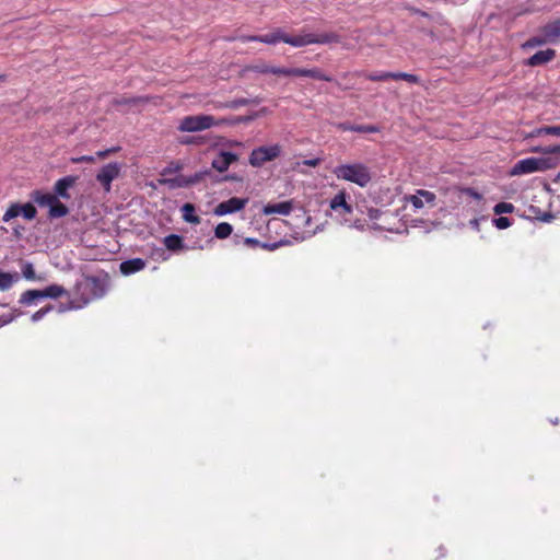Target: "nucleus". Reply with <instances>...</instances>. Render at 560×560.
I'll return each instance as SVG.
<instances>
[{"label":"nucleus","instance_id":"38","mask_svg":"<svg viewBox=\"0 0 560 560\" xmlns=\"http://www.w3.org/2000/svg\"><path fill=\"white\" fill-rule=\"evenodd\" d=\"M54 310V306L52 305H47L45 307H42L40 310H38L37 312H35L32 317H31V320L32 322H38L47 313H49L50 311Z\"/></svg>","mask_w":560,"mask_h":560},{"label":"nucleus","instance_id":"29","mask_svg":"<svg viewBox=\"0 0 560 560\" xmlns=\"http://www.w3.org/2000/svg\"><path fill=\"white\" fill-rule=\"evenodd\" d=\"M233 232V226L228 222L219 223L214 229V235L217 238L224 240L229 237Z\"/></svg>","mask_w":560,"mask_h":560},{"label":"nucleus","instance_id":"13","mask_svg":"<svg viewBox=\"0 0 560 560\" xmlns=\"http://www.w3.org/2000/svg\"><path fill=\"white\" fill-rule=\"evenodd\" d=\"M77 176H65L58 179L55 184V196L60 197L62 199H70V194L68 192L69 188H72L77 184Z\"/></svg>","mask_w":560,"mask_h":560},{"label":"nucleus","instance_id":"5","mask_svg":"<svg viewBox=\"0 0 560 560\" xmlns=\"http://www.w3.org/2000/svg\"><path fill=\"white\" fill-rule=\"evenodd\" d=\"M338 179L366 187L372 179L370 168L362 163L340 164L334 170Z\"/></svg>","mask_w":560,"mask_h":560},{"label":"nucleus","instance_id":"16","mask_svg":"<svg viewBox=\"0 0 560 560\" xmlns=\"http://www.w3.org/2000/svg\"><path fill=\"white\" fill-rule=\"evenodd\" d=\"M293 209V202L291 200L289 201H282L277 203H267L262 208V213L266 215L271 214H282L288 215L291 213Z\"/></svg>","mask_w":560,"mask_h":560},{"label":"nucleus","instance_id":"22","mask_svg":"<svg viewBox=\"0 0 560 560\" xmlns=\"http://www.w3.org/2000/svg\"><path fill=\"white\" fill-rule=\"evenodd\" d=\"M31 198L34 202H36L40 207H51V205L56 201L57 196L50 192H43L40 190H34L31 194Z\"/></svg>","mask_w":560,"mask_h":560},{"label":"nucleus","instance_id":"24","mask_svg":"<svg viewBox=\"0 0 560 560\" xmlns=\"http://www.w3.org/2000/svg\"><path fill=\"white\" fill-rule=\"evenodd\" d=\"M42 299H44V296H42L40 290H26L21 294L19 303L23 305H32Z\"/></svg>","mask_w":560,"mask_h":560},{"label":"nucleus","instance_id":"46","mask_svg":"<svg viewBox=\"0 0 560 560\" xmlns=\"http://www.w3.org/2000/svg\"><path fill=\"white\" fill-rule=\"evenodd\" d=\"M548 136L560 137V126H547Z\"/></svg>","mask_w":560,"mask_h":560},{"label":"nucleus","instance_id":"40","mask_svg":"<svg viewBox=\"0 0 560 560\" xmlns=\"http://www.w3.org/2000/svg\"><path fill=\"white\" fill-rule=\"evenodd\" d=\"M71 162L74 163V164H79V163H94L95 162V156H93V155H81V156H78V158H72Z\"/></svg>","mask_w":560,"mask_h":560},{"label":"nucleus","instance_id":"37","mask_svg":"<svg viewBox=\"0 0 560 560\" xmlns=\"http://www.w3.org/2000/svg\"><path fill=\"white\" fill-rule=\"evenodd\" d=\"M22 275L27 280H35L36 279L35 270H34V267H33V265L31 262L24 264V266L22 268Z\"/></svg>","mask_w":560,"mask_h":560},{"label":"nucleus","instance_id":"25","mask_svg":"<svg viewBox=\"0 0 560 560\" xmlns=\"http://www.w3.org/2000/svg\"><path fill=\"white\" fill-rule=\"evenodd\" d=\"M42 296L44 299L50 298V299H58L60 296H63L67 294V290L59 284H50L46 287L45 289L40 290Z\"/></svg>","mask_w":560,"mask_h":560},{"label":"nucleus","instance_id":"15","mask_svg":"<svg viewBox=\"0 0 560 560\" xmlns=\"http://www.w3.org/2000/svg\"><path fill=\"white\" fill-rule=\"evenodd\" d=\"M150 102L149 96H127L122 95L113 100L112 104L115 107L129 106L137 107Z\"/></svg>","mask_w":560,"mask_h":560},{"label":"nucleus","instance_id":"6","mask_svg":"<svg viewBox=\"0 0 560 560\" xmlns=\"http://www.w3.org/2000/svg\"><path fill=\"white\" fill-rule=\"evenodd\" d=\"M555 168V161L547 159L546 155L541 158H527L517 161L512 171V175L530 174L534 172H542Z\"/></svg>","mask_w":560,"mask_h":560},{"label":"nucleus","instance_id":"3","mask_svg":"<svg viewBox=\"0 0 560 560\" xmlns=\"http://www.w3.org/2000/svg\"><path fill=\"white\" fill-rule=\"evenodd\" d=\"M258 114H254L250 116H240L233 120H228L225 118L217 120L211 115H191L185 116L177 129L182 132H197L212 128L213 126H220L224 124H241V122H249L255 119Z\"/></svg>","mask_w":560,"mask_h":560},{"label":"nucleus","instance_id":"31","mask_svg":"<svg viewBox=\"0 0 560 560\" xmlns=\"http://www.w3.org/2000/svg\"><path fill=\"white\" fill-rule=\"evenodd\" d=\"M211 176H212L211 170L207 168V170L196 172L195 174L189 175L187 177L189 180V186H192V185H196L198 183L206 180L207 177H211Z\"/></svg>","mask_w":560,"mask_h":560},{"label":"nucleus","instance_id":"33","mask_svg":"<svg viewBox=\"0 0 560 560\" xmlns=\"http://www.w3.org/2000/svg\"><path fill=\"white\" fill-rule=\"evenodd\" d=\"M394 80H404L413 84L420 83L419 77L406 72H394Z\"/></svg>","mask_w":560,"mask_h":560},{"label":"nucleus","instance_id":"42","mask_svg":"<svg viewBox=\"0 0 560 560\" xmlns=\"http://www.w3.org/2000/svg\"><path fill=\"white\" fill-rule=\"evenodd\" d=\"M120 150V147H113V148H109V149H106V150H103V151H97L96 152V156L98 159H105L107 158L109 154L112 153H116Z\"/></svg>","mask_w":560,"mask_h":560},{"label":"nucleus","instance_id":"17","mask_svg":"<svg viewBox=\"0 0 560 560\" xmlns=\"http://www.w3.org/2000/svg\"><path fill=\"white\" fill-rule=\"evenodd\" d=\"M555 56L556 51L553 49L539 50L527 59L526 65L530 67L541 66L550 62Z\"/></svg>","mask_w":560,"mask_h":560},{"label":"nucleus","instance_id":"47","mask_svg":"<svg viewBox=\"0 0 560 560\" xmlns=\"http://www.w3.org/2000/svg\"><path fill=\"white\" fill-rule=\"evenodd\" d=\"M209 104L212 105V107L215 109L228 108V106H225L226 102L210 101Z\"/></svg>","mask_w":560,"mask_h":560},{"label":"nucleus","instance_id":"43","mask_svg":"<svg viewBox=\"0 0 560 560\" xmlns=\"http://www.w3.org/2000/svg\"><path fill=\"white\" fill-rule=\"evenodd\" d=\"M322 160L319 158H314L310 160H304L302 162H298L296 165L303 164L310 167H316L320 164Z\"/></svg>","mask_w":560,"mask_h":560},{"label":"nucleus","instance_id":"57","mask_svg":"<svg viewBox=\"0 0 560 560\" xmlns=\"http://www.w3.org/2000/svg\"><path fill=\"white\" fill-rule=\"evenodd\" d=\"M260 113H261V114H265V113H267V109H266V108H261V109H260Z\"/></svg>","mask_w":560,"mask_h":560},{"label":"nucleus","instance_id":"30","mask_svg":"<svg viewBox=\"0 0 560 560\" xmlns=\"http://www.w3.org/2000/svg\"><path fill=\"white\" fill-rule=\"evenodd\" d=\"M16 280H18L16 275H11L8 272H0V290L1 291L9 290Z\"/></svg>","mask_w":560,"mask_h":560},{"label":"nucleus","instance_id":"54","mask_svg":"<svg viewBox=\"0 0 560 560\" xmlns=\"http://www.w3.org/2000/svg\"><path fill=\"white\" fill-rule=\"evenodd\" d=\"M7 80L5 74H0V83L4 82Z\"/></svg>","mask_w":560,"mask_h":560},{"label":"nucleus","instance_id":"27","mask_svg":"<svg viewBox=\"0 0 560 560\" xmlns=\"http://www.w3.org/2000/svg\"><path fill=\"white\" fill-rule=\"evenodd\" d=\"M160 183L167 185L170 188L190 187L188 177L186 175H178L174 178L162 179V180H160Z\"/></svg>","mask_w":560,"mask_h":560},{"label":"nucleus","instance_id":"56","mask_svg":"<svg viewBox=\"0 0 560 560\" xmlns=\"http://www.w3.org/2000/svg\"><path fill=\"white\" fill-rule=\"evenodd\" d=\"M552 424H558L559 423V420L558 418H556L555 420H551Z\"/></svg>","mask_w":560,"mask_h":560},{"label":"nucleus","instance_id":"1","mask_svg":"<svg viewBox=\"0 0 560 560\" xmlns=\"http://www.w3.org/2000/svg\"><path fill=\"white\" fill-rule=\"evenodd\" d=\"M257 42L265 43L268 45H275L279 42H282L292 47H304L313 44H339L341 43V36L334 32L323 34L303 32L299 35H289L281 28H276L271 33L265 35H257Z\"/></svg>","mask_w":560,"mask_h":560},{"label":"nucleus","instance_id":"2","mask_svg":"<svg viewBox=\"0 0 560 560\" xmlns=\"http://www.w3.org/2000/svg\"><path fill=\"white\" fill-rule=\"evenodd\" d=\"M247 71H253L261 74H275V75H284V77H306L315 80H322L326 82H331L332 78L326 73H324L319 68L304 69V68H283V67H273L265 61L257 62L255 65L247 66L245 68Z\"/></svg>","mask_w":560,"mask_h":560},{"label":"nucleus","instance_id":"55","mask_svg":"<svg viewBox=\"0 0 560 560\" xmlns=\"http://www.w3.org/2000/svg\"><path fill=\"white\" fill-rule=\"evenodd\" d=\"M232 179H236V177L235 176H225L223 178V180H232Z\"/></svg>","mask_w":560,"mask_h":560},{"label":"nucleus","instance_id":"28","mask_svg":"<svg viewBox=\"0 0 560 560\" xmlns=\"http://www.w3.org/2000/svg\"><path fill=\"white\" fill-rule=\"evenodd\" d=\"M68 212H69L68 207L66 205H63L62 202H60L59 199L57 198L56 201L49 208L48 215L52 219H56V218H62V217L67 215Z\"/></svg>","mask_w":560,"mask_h":560},{"label":"nucleus","instance_id":"52","mask_svg":"<svg viewBox=\"0 0 560 560\" xmlns=\"http://www.w3.org/2000/svg\"><path fill=\"white\" fill-rule=\"evenodd\" d=\"M553 182H555L556 184H560V172L556 175V177H555Z\"/></svg>","mask_w":560,"mask_h":560},{"label":"nucleus","instance_id":"11","mask_svg":"<svg viewBox=\"0 0 560 560\" xmlns=\"http://www.w3.org/2000/svg\"><path fill=\"white\" fill-rule=\"evenodd\" d=\"M248 203V198L232 197L225 201L220 202L214 208L215 215H225L243 210Z\"/></svg>","mask_w":560,"mask_h":560},{"label":"nucleus","instance_id":"19","mask_svg":"<svg viewBox=\"0 0 560 560\" xmlns=\"http://www.w3.org/2000/svg\"><path fill=\"white\" fill-rule=\"evenodd\" d=\"M337 128L341 131H354L360 133H375L378 132V127L374 125H353L350 122H339Z\"/></svg>","mask_w":560,"mask_h":560},{"label":"nucleus","instance_id":"44","mask_svg":"<svg viewBox=\"0 0 560 560\" xmlns=\"http://www.w3.org/2000/svg\"><path fill=\"white\" fill-rule=\"evenodd\" d=\"M244 244L246 246H248V247H253L254 248V247H260L261 242L258 241L257 238L246 237L244 240Z\"/></svg>","mask_w":560,"mask_h":560},{"label":"nucleus","instance_id":"53","mask_svg":"<svg viewBox=\"0 0 560 560\" xmlns=\"http://www.w3.org/2000/svg\"><path fill=\"white\" fill-rule=\"evenodd\" d=\"M192 138H189V139H186V140H183L182 143H185V144H189V143H192Z\"/></svg>","mask_w":560,"mask_h":560},{"label":"nucleus","instance_id":"36","mask_svg":"<svg viewBox=\"0 0 560 560\" xmlns=\"http://www.w3.org/2000/svg\"><path fill=\"white\" fill-rule=\"evenodd\" d=\"M547 43H550V42L547 40L546 35L541 34V32L539 31V35L529 38L527 40L526 45L529 46V47H535V46L545 45Z\"/></svg>","mask_w":560,"mask_h":560},{"label":"nucleus","instance_id":"39","mask_svg":"<svg viewBox=\"0 0 560 560\" xmlns=\"http://www.w3.org/2000/svg\"><path fill=\"white\" fill-rule=\"evenodd\" d=\"M493 224L495 225V228H498L499 230H504V229H508L509 226H511L512 222L509 218L506 217H499V218H495L493 220Z\"/></svg>","mask_w":560,"mask_h":560},{"label":"nucleus","instance_id":"45","mask_svg":"<svg viewBox=\"0 0 560 560\" xmlns=\"http://www.w3.org/2000/svg\"><path fill=\"white\" fill-rule=\"evenodd\" d=\"M546 129H547V126H546V127L536 128V129H534V130L528 135V137H540V136L548 135V131H546Z\"/></svg>","mask_w":560,"mask_h":560},{"label":"nucleus","instance_id":"34","mask_svg":"<svg viewBox=\"0 0 560 560\" xmlns=\"http://www.w3.org/2000/svg\"><path fill=\"white\" fill-rule=\"evenodd\" d=\"M366 79L370 81H387L389 79L394 80V72H378V73H370L366 74Z\"/></svg>","mask_w":560,"mask_h":560},{"label":"nucleus","instance_id":"48","mask_svg":"<svg viewBox=\"0 0 560 560\" xmlns=\"http://www.w3.org/2000/svg\"><path fill=\"white\" fill-rule=\"evenodd\" d=\"M238 39L243 43H247V42H257V35H244V36H240Z\"/></svg>","mask_w":560,"mask_h":560},{"label":"nucleus","instance_id":"8","mask_svg":"<svg viewBox=\"0 0 560 560\" xmlns=\"http://www.w3.org/2000/svg\"><path fill=\"white\" fill-rule=\"evenodd\" d=\"M20 214L23 215L24 219L31 221L36 218L37 210L35 206L31 202H27L25 205L12 203L3 214L2 221L9 222Z\"/></svg>","mask_w":560,"mask_h":560},{"label":"nucleus","instance_id":"23","mask_svg":"<svg viewBox=\"0 0 560 560\" xmlns=\"http://www.w3.org/2000/svg\"><path fill=\"white\" fill-rule=\"evenodd\" d=\"M182 217L184 221L191 223V224H199L200 223V217L196 214V207L192 203H185L182 209Z\"/></svg>","mask_w":560,"mask_h":560},{"label":"nucleus","instance_id":"32","mask_svg":"<svg viewBox=\"0 0 560 560\" xmlns=\"http://www.w3.org/2000/svg\"><path fill=\"white\" fill-rule=\"evenodd\" d=\"M250 103H259V101L257 98L255 100H248V98H245V97H240V98H235V100H232V101H228L225 106H228V108H231V109H236L241 106H246Z\"/></svg>","mask_w":560,"mask_h":560},{"label":"nucleus","instance_id":"18","mask_svg":"<svg viewBox=\"0 0 560 560\" xmlns=\"http://www.w3.org/2000/svg\"><path fill=\"white\" fill-rule=\"evenodd\" d=\"M144 267L145 261L142 258H132L122 261L119 266V270L122 275L129 276L144 269Z\"/></svg>","mask_w":560,"mask_h":560},{"label":"nucleus","instance_id":"21","mask_svg":"<svg viewBox=\"0 0 560 560\" xmlns=\"http://www.w3.org/2000/svg\"><path fill=\"white\" fill-rule=\"evenodd\" d=\"M532 152H539L545 154L547 159L555 161V167L560 163V144L549 147H534Z\"/></svg>","mask_w":560,"mask_h":560},{"label":"nucleus","instance_id":"20","mask_svg":"<svg viewBox=\"0 0 560 560\" xmlns=\"http://www.w3.org/2000/svg\"><path fill=\"white\" fill-rule=\"evenodd\" d=\"M540 32L546 35L547 40L555 43L560 37V19L544 25Z\"/></svg>","mask_w":560,"mask_h":560},{"label":"nucleus","instance_id":"41","mask_svg":"<svg viewBox=\"0 0 560 560\" xmlns=\"http://www.w3.org/2000/svg\"><path fill=\"white\" fill-rule=\"evenodd\" d=\"M288 242H284V241H280V242H276V243H261L260 244V247L266 249V250H276L277 248H279L280 246L287 244Z\"/></svg>","mask_w":560,"mask_h":560},{"label":"nucleus","instance_id":"10","mask_svg":"<svg viewBox=\"0 0 560 560\" xmlns=\"http://www.w3.org/2000/svg\"><path fill=\"white\" fill-rule=\"evenodd\" d=\"M405 200L415 209H422L424 205L435 206L436 196L430 190L417 189L413 195L405 196Z\"/></svg>","mask_w":560,"mask_h":560},{"label":"nucleus","instance_id":"4","mask_svg":"<svg viewBox=\"0 0 560 560\" xmlns=\"http://www.w3.org/2000/svg\"><path fill=\"white\" fill-rule=\"evenodd\" d=\"M105 294V285L102 280L96 277H83L78 281L73 290V301L70 308L82 307L90 302L102 298Z\"/></svg>","mask_w":560,"mask_h":560},{"label":"nucleus","instance_id":"49","mask_svg":"<svg viewBox=\"0 0 560 560\" xmlns=\"http://www.w3.org/2000/svg\"><path fill=\"white\" fill-rule=\"evenodd\" d=\"M182 168V165L179 163H176V165L174 167H167L165 170H163L162 172V175H165V174H168V173H172V172H177Z\"/></svg>","mask_w":560,"mask_h":560},{"label":"nucleus","instance_id":"35","mask_svg":"<svg viewBox=\"0 0 560 560\" xmlns=\"http://www.w3.org/2000/svg\"><path fill=\"white\" fill-rule=\"evenodd\" d=\"M515 207L510 202H499L494 206L493 212L495 214L512 213Z\"/></svg>","mask_w":560,"mask_h":560},{"label":"nucleus","instance_id":"51","mask_svg":"<svg viewBox=\"0 0 560 560\" xmlns=\"http://www.w3.org/2000/svg\"><path fill=\"white\" fill-rule=\"evenodd\" d=\"M466 191L474 197H478V194L475 192L471 188L466 189Z\"/></svg>","mask_w":560,"mask_h":560},{"label":"nucleus","instance_id":"7","mask_svg":"<svg viewBox=\"0 0 560 560\" xmlns=\"http://www.w3.org/2000/svg\"><path fill=\"white\" fill-rule=\"evenodd\" d=\"M280 153L281 147L279 144L259 147L252 151L249 155V163L254 167H260L266 162L277 159Z\"/></svg>","mask_w":560,"mask_h":560},{"label":"nucleus","instance_id":"9","mask_svg":"<svg viewBox=\"0 0 560 560\" xmlns=\"http://www.w3.org/2000/svg\"><path fill=\"white\" fill-rule=\"evenodd\" d=\"M120 164L113 162L104 165L96 174V180L102 185L106 192L110 191L112 182L120 174Z\"/></svg>","mask_w":560,"mask_h":560},{"label":"nucleus","instance_id":"14","mask_svg":"<svg viewBox=\"0 0 560 560\" xmlns=\"http://www.w3.org/2000/svg\"><path fill=\"white\" fill-rule=\"evenodd\" d=\"M346 196L345 191H340L330 200V209L342 217L351 214L353 211L352 206L347 202Z\"/></svg>","mask_w":560,"mask_h":560},{"label":"nucleus","instance_id":"12","mask_svg":"<svg viewBox=\"0 0 560 560\" xmlns=\"http://www.w3.org/2000/svg\"><path fill=\"white\" fill-rule=\"evenodd\" d=\"M238 160L237 154L230 151H221L211 163L212 168L223 173L229 170L230 165Z\"/></svg>","mask_w":560,"mask_h":560},{"label":"nucleus","instance_id":"26","mask_svg":"<svg viewBox=\"0 0 560 560\" xmlns=\"http://www.w3.org/2000/svg\"><path fill=\"white\" fill-rule=\"evenodd\" d=\"M163 243L168 250L177 252L184 248L183 238L177 234H170L164 237Z\"/></svg>","mask_w":560,"mask_h":560},{"label":"nucleus","instance_id":"50","mask_svg":"<svg viewBox=\"0 0 560 560\" xmlns=\"http://www.w3.org/2000/svg\"><path fill=\"white\" fill-rule=\"evenodd\" d=\"M470 225L476 229V230H479V221L478 219H472L470 220Z\"/></svg>","mask_w":560,"mask_h":560}]
</instances>
